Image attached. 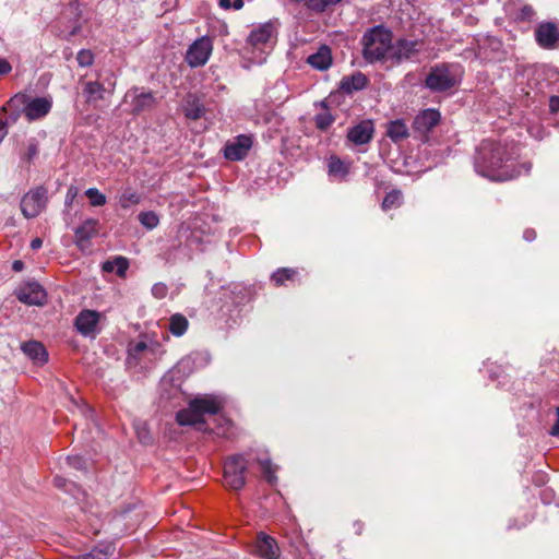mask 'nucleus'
Returning a JSON list of instances; mask_svg holds the SVG:
<instances>
[{"instance_id": "obj_1", "label": "nucleus", "mask_w": 559, "mask_h": 559, "mask_svg": "<svg viewBox=\"0 0 559 559\" xmlns=\"http://www.w3.org/2000/svg\"><path fill=\"white\" fill-rule=\"evenodd\" d=\"M519 146L514 142L484 140L478 146L474 166L477 174L493 181H506L528 174L532 165H516Z\"/></svg>"}, {"instance_id": "obj_2", "label": "nucleus", "mask_w": 559, "mask_h": 559, "mask_svg": "<svg viewBox=\"0 0 559 559\" xmlns=\"http://www.w3.org/2000/svg\"><path fill=\"white\" fill-rule=\"evenodd\" d=\"M362 46L364 58L368 62L390 60L392 33L382 26H376L364 35Z\"/></svg>"}, {"instance_id": "obj_3", "label": "nucleus", "mask_w": 559, "mask_h": 559, "mask_svg": "<svg viewBox=\"0 0 559 559\" xmlns=\"http://www.w3.org/2000/svg\"><path fill=\"white\" fill-rule=\"evenodd\" d=\"M222 407V401L215 396L194 399L187 408L177 413L176 419L180 426L203 425L205 414L215 415Z\"/></svg>"}, {"instance_id": "obj_4", "label": "nucleus", "mask_w": 559, "mask_h": 559, "mask_svg": "<svg viewBox=\"0 0 559 559\" xmlns=\"http://www.w3.org/2000/svg\"><path fill=\"white\" fill-rule=\"evenodd\" d=\"M462 71L457 64H438L430 69L425 85L431 92L440 93L451 90L461 82Z\"/></svg>"}, {"instance_id": "obj_5", "label": "nucleus", "mask_w": 559, "mask_h": 559, "mask_svg": "<svg viewBox=\"0 0 559 559\" xmlns=\"http://www.w3.org/2000/svg\"><path fill=\"white\" fill-rule=\"evenodd\" d=\"M8 106L16 109L22 108L23 114L29 121L37 120L47 116L52 107L50 97L31 98L28 95L19 93L8 103Z\"/></svg>"}, {"instance_id": "obj_6", "label": "nucleus", "mask_w": 559, "mask_h": 559, "mask_svg": "<svg viewBox=\"0 0 559 559\" xmlns=\"http://www.w3.org/2000/svg\"><path fill=\"white\" fill-rule=\"evenodd\" d=\"M248 462L243 455L229 456L224 464V484L231 490H240L246 484Z\"/></svg>"}, {"instance_id": "obj_7", "label": "nucleus", "mask_w": 559, "mask_h": 559, "mask_svg": "<svg viewBox=\"0 0 559 559\" xmlns=\"http://www.w3.org/2000/svg\"><path fill=\"white\" fill-rule=\"evenodd\" d=\"M423 46V40L401 37L392 43L390 61L399 64L412 60L421 51Z\"/></svg>"}, {"instance_id": "obj_8", "label": "nucleus", "mask_w": 559, "mask_h": 559, "mask_svg": "<svg viewBox=\"0 0 559 559\" xmlns=\"http://www.w3.org/2000/svg\"><path fill=\"white\" fill-rule=\"evenodd\" d=\"M46 204L47 190L44 187H37L24 194L21 200V211L24 217L34 218L45 210Z\"/></svg>"}, {"instance_id": "obj_9", "label": "nucleus", "mask_w": 559, "mask_h": 559, "mask_svg": "<svg viewBox=\"0 0 559 559\" xmlns=\"http://www.w3.org/2000/svg\"><path fill=\"white\" fill-rule=\"evenodd\" d=\"M213 50V41L209 36L194 40L186 52V61L191 68L204 66Z\"/></svg>"}, {"instance_id": "obj_10", "label": "nucleus", "mask_w": 559, "mask_h": 559, "mask_svg": "<svg viewBox=\"0 0 559 559\" xmlns=\"http://www.w3.org/2000/svg\"><path fill=\"white\" fill-rule=\"evenodd\" d=\"M15 295L21 302L31 306H43L47 298L45 289L36 282L22 285Z\"/></svg>"}, {"instance_id": "obj_11", "label": "nucleus", "mask_w": 559, "mask_h": 559, "mask_svg": "<svg viewBox=\"0 0 559 559\" xmlns=\"http://www.w3.org/2000/svg\"><path fill=\"white\" fill-rule=\"evenodd\" d=\"M252 138L249 135H238L234 141L227 142L224 148V156L229 160H241L243 159L251 146Z\"/></svg>"}, {"instance_id": "obj_12", "label": "nucleus", "mask_w": 559, "mask_h": 559, "mask_svg": "<svg viewBox=\"0 0 559 559\" xmlns=\"http://www.w3.org/2000/svg\"><path fill=\"white\" fill-rule=\"evenodd\" d=\"M98 231V221L94 218L85 219L82 225H80L74 230L75 245L83 252L90 249V240L96 236Z\"/></svg>"}, {"instance_id": "obj_13", "label": "nucleus", "mask_w": 559, "mask_h": 559, "mask_svg": "<svg viewBox=\"0 0 559 559\" xmlns=\"http://www.w3.org/2000/svg\"><path fill=\"white\" fill-rule=\"evenodd\" d=\"M440 118L441 116L438 110L425 109L415 117L413 122L414 131L425 135L439 123Z\"/></svg>"}, {"instance_id": "obj_14", "label": "nucleus", "mask_w": 559, "mask_h": 559, "mask_svg": "<svg viewBox=\"0 0 559 559\" xmlns=\"http://www.w3.org/2000/svg\"><path fill=\"white\" fill-rule=\"evenodd\" d=\"M255 551L264 559H277L280 557V547L272 536L260 532L255 539Z\"/></svg>"}, {"instance_id": "obj_15", "label": "nucleus", "mask_w": 559, "mask_h": 559, "mask_svg": "<svg viewBox=\"0 0 559 559\" xmlns=\"http://www.w3.org/2000/svg\"><path fill=\"white\" fill-rule=\"evenodd\" d=\"M373 132L372 121L364 120L348 130L347 139L355 145H362L371 141Z\"/></svg>"}, {"instance_id": "obj_16", "label": "nucleus", "mask_w": 559, "mask_h": 559, "mask_svg": "<svg viewBox=\"0 0 559 559\" xmlns=\"http://www.w3.org/2000/svg\"><path fill=\"white\" fill-rule=\"evenodd\" d=\"M536 40L543 48H554L559 41V31L552 23L540 24L535 32Z\"/></svg>"}, {"instance_id": "obj_17", "label": "nucleus", "mask_w": 559, "mask_h": 559, "mask_svg": "<svg viewBox=\"0 0 559 559\" xmlns=\"http://www.w3.org/2000/svg\"><path fill=\"white\" fill-rule=\"evenodd\" d=\"M100 313L95 310H82L75 318V326L83 335L95 333Z\"/></svg>"}, {"instance_id": "obj_18", "label": "nucleus", "mask_w": 559, "mask_h": 559, "mask_svg": "<svg viewBox=\"0 0 559 559\" xmlns=\"http://www.w3.org/2000/svg\"><path fill=\"white\" fill-rule=\"evenodd\" d=\"M129 97L132 98V112L134 114L151 109L155 104V97L152 92H139V88H134L126 95V99Z\"/></svg>"}, {"instance_id": "obj_19", "label": "nucleus", "mask_w": 559, "mask_h": 559, "mask_svg": "<svg viewBox=\"0 0 559 559\" xmlns=\"http://www.w3.org/2000/svg\"><path fill=\"white\" fill-rule=\"evenodd\" d=\"M332 62V51L326 45H321L314 53L309 55L307 58V63L319 71L328 70Z\"/></svg>"}, {"instance_id": "obj_20", "label": "nucleus", "mask_w": 559, "mask_h": 559, "mask_svg": "<svg viewBox=\"0 0 559 559\" xmlns=\"http://www.w3.org/2000/svg\"><path fill=\"white\" fill-rule=\"evenodd\" d=\"M274 31L272 23L259 25L250 32L247 43L254 48L266 45L271 40Z\"/></svg>"}, {"instance_id": "obj_21", "label": "nucleus", "mask_w": 559, "mask_h": 559, "mask_svg": "<svg viewBox=\"0 0 559 559\" xmlns=\"http://www.w3.org/2000/svg\"><path fill=\"white\" fill-rule=\"evenodd\" d=\"M22 352L35 364L43 365L48 360V353L37 341H28L21 345Z\"/></svg>"}, {"instance_id": "obj_22", "label": "nucleus", "mask_w": 559, "mask_h": 559, "mask_svg": "<svg viewBox=\"0 0 559 559\" xmlns=\"http://www.w3.org/2000/svg\"><path fill=\"white\" fill-rule=\"evenodd\" d=\"M367 84L368 78L361 72H356L352 75L344 76L341 80L340 88L344 93L350 94L353 92L364 90L367 86Z\"/></svg>"}, {"instance_id": "obj_23", "label": "nucleus", "mask_w": 559, "mask_h": 559, "mask_svg": "<svg viewBox=\"0 0 559 559\" xmlns=\"http://www.w3.org/2000/svg\"><path fill=\"white\" fill-rule=\"evenodd\" d=\"M386 135L393 142L402 141V140L406 139L409 135L408 128L405 124V122L403 120H401V119L391 121V122L388 123Z\"/></svg>"}, {"instance_id": "obj_24", "label": "nucleus", "mask_w": 559, "mask_h": 559, "mask_svg": "<svg viewBox=\"0 0 559 559\" xmlns=\"http://www.w3.org/2000/svg\"><path fill=\"white\" fill-rule=\"evenodd\" d=\"M114 552L110 545L95 547L90 552L70 556L64 559H108Z\"/></svg>"}, {"instance_id": "obj_25", "label": "nucleus", "mask_w": 559, "mask_h": 559, "mask_svg": "<svg viewBox=\"0 0 559 559\" xmlns=\"http://www.w3.org/2000/svg\"><path fill=\"white\" fill-rule=\"evenodd\" d=\"M105 88L98 82H87L84 85L83 94L87 103L97 102L104 98Z\"/></svg>"}, {"instance_id": "obj_26", "label": "nucleus", "mask_w": 559, "mask_h": 559, "mask_svg": "<svg viewBox=\"0 0 559 559\" xmlns=\"http://www.w3.org/2000/svg\"><path fill=\"white\" fill-rule=\"evenodd\" d=\"M141 202V195L132 188H126L118 197L120 207L127 210Z\"/></svg>"}, {"instance_id": "obj_27", "label": "nucleus", "mask_w": 559, "mask_h": 559, "mask_svg": "<svg viewBox=\"0 0 559 559\" xmlns=\"http://www.w3.org/2000/svg\"><path fill=\"white\" fill-rule=\"evenodd\" d=\"M188 325V319L180 313H175L169 319V331L175 336H182L186 333Z\"/></svg>"}, {"instance_id": "obj_28", "label": "nucleus", "mask_w": 559, "mask_h": 559, "mask_svg": "<svg viewBox=\"0 0 559 559\" xmlns=\"http://www.w3.org/2000/svg\"><path fill=\"white\" fill-rule=\"evenodd\" d=\"M128 267V260L123 257H116L112 261H106L103 264V270L105 272H116L119 276H123Z\"/></svg>"}, {"instance_id": "obj_29", "label": "nucleus", "mask_w": 559, "mask_h": 559, "mask_svg": "<svg viewBox=\"0 0 559 559\" xmlns=\"http://www.w3.org/2000/svg\"><path fill=\"white\" fill-rule=\"evenodd\" d=\"M402 201H403L402 192L400 190H392L389 193H386V195L384 197L382 205H381L382 210L389 211L391 209L399 207V206H401Z\"/></svg>"}, {"instance_id": "obj_30", "label": "nucleus", "mask_w": 559, "mask_h": 559, "mask_svg": "<svg viewBox=\"0 0 559 559\" xmlns=\"http://www.w3.org/2000/svg\"><path fill=\"white\" fill-rule=\"evenodd\" d=\"M296 275H297L296 270L288 269V267H282L272 274L271 280H272V282H274V284L276 286H280V285H283L285 283V281L294 280V277Z\"/></svg>"}, {"instance_id": "obj_31", "label": "nucleus", "mask_w": 559, "mask_h": 559, "mask_svg": "<svg viewBox=\"0 0 559 559\" xmlns=\"http://www.w3.org/2000/svg\"><path fill=\"white\" fill-rule=\"evenodd\" d=\"M139 222L146 229H154L159 224L158 215L153 211L141 212L138 216Z\"/></svg>"}, {"instance_id": "obj_32", "label": "nucleus", "mask_w": 559, "mask_h": 559, "mask_svg": "<svg viewBox=\"0 0 559 559\" xmlns=\"http://www.w3.org/2000/svg\"><path fill=\"white\" fill-rule=\"evenodd\" d=\"M258 464L260 465L262 473L264 475V478L270 483L273 484L276 481V467L273 466L272 462L269 459H259Z\"/></svg>"}, {"instance_id": "obj_33", "label": "nucleus", "mask_w": 559, "mask_h": 559, "mask_svg": "<svg viewBox=\"0 0 559 559\" xmlns=\"http://www.w3.org/2000/svg\"><path fill=\"white\" fill-rule=\"evenodd\" d=\"M329 173L334 176L343 177L347 174V167L338 157L331 156L329 159Z\"/></svg>"}, {"instance_id": "obj_34", "label": "nucleus", "mask_w": 559, "mask_h": 559, "mask_svg": "<svg viewBox=\"0 0 559 559\" xmlns=\"http://www.w3.org/2000/svg\"><path fill=\"white\" fill-rule=\"evenodd\" d=\"M92 206H103L107 202V198L97 188H88L85 191Z\"/></svg>"}, {"instance_id": "obj_35", "label": "nucleus", "mask_w": 559, "mask_h": 559, "mask_svg": "<svg viewBox=\"0 0 559 559\" xmlns=\"http://www.w3.org/2000/svg\"><path fill=\"white\" fill-rule=\"evenodd\" d=\"M314 122L318 129L324 131L334 122V118L328 110H324L316 115Z\"/></svg>"}, {"instance_id": "obj_36", "label": "nucleus", "mask_w": 559, "mask_h": 559, "mask_svg": "<svg viewBox=\"0 0 559 559\" xmlns=\"http://www.w3.org/2000/svg\"><path fill=\"white\" fill-rule=\"evenodd\" d=\"M342 0H309L308 9L316 12H323L326 8L340 3Z\"/></svg>"}, {"instance_id": "obj_37", "label": "nucleus", "mask_w": 559, "mask_h": 559, "mask_svg": "<svg viewBox=\"0 0 559 559\" xmlns=\"http://www.w3.org/2000/svg\"><path fill=\"white\" fill-rule=\"evenodd\" d=\"M76 60L80 67H90L94 62V53L88 49H82L78 52Z\"/></svg>"}, {"instance_id": "obj_38", "label": "nucleus", "mask_w": 559, "mask_h": 559, "mask_svg": "<svg viewBox=\"0 0 559 559\" xmlns=\"http://www.w3.org/2000/svg\"><path fill=\"white\" fill-rule=\"evenodd\" d=\"M185 111H186V116L189 119H193V120L201 118V116L203 115V108L198 103H194V102L191 104H188Z\"/></svg>"}, {"instance_id": "obj_39", "label": "nucleus", "mask_w": 559, "mask_h": 559, "mask_svg": "<svg viewBox=\"0 0 559 559\" xmlns=\"http://www.w3.org/2000/svg\"><path fill=\"white\" fill-rule=\"evenodd\" d=\"M67 464L75 469H84L86 467L85 460L80 455H70L67 457Z\"/></svg>"}, {"instance_id": "obj_40", "label": "nucleus", "mask_w": 559, "mask_h": 559, "mask_svg": "<svg viewBox=\"0 0 559 559\" xmlns=\"http://www.w3.org/2000/svg\"><path fill=\"white\" fill-rule=\"evenodd\" d=\"M168 287L164 283H156L152 287V295L157 299H163L167 296Z\"/></svg>"}, {"instance_id": "obj_41", "label": "nucleus", "mask_w": 559, "mask_h": 559, "mask_svg": "<svg viewBox=\"0 0 559 559\" xmlns=\"http://www.w3.org/2000/svg\"><path fill=\"white\" fill-rule=\"evenodd\" d=\"M78 195V188L74 186H71L68 188L67 194H66V206H71L73 201L75 200Z\"/></svg>"}, {"instance_id": "obj_42", "label": "nucleus", "mask_w": 559, "mask_h": 559, "mask_svg": "<svg viewBox=\"0 0 559 559\" xmlns=\"http://www.w3.org/2000/svg\"><path fill=\"white\" fill-rule=\"evenodd\" d=\"M37 153H38L37 144L34 141L29 142L26 153H25V158L29 162L37 155Z\"/></svg>"}, {"instance_id": "obj_43", "label": "nucleus", "mask_w": 559, "mask_h": 559, "mask_svg": "<svg viewBox=\"0 0 559 559\" xmlns=\"http://www.w3.org/2000/svg\"><path fill=\"white\" fill-rule=\"evenodd\" d=\"M535 12L531 5H524L521 9V17L523 20H531L534 16Z\"/></svg>"}, {"instance_id": "obj_44", "label": "nucleus", "mask_w": 559, "mask_h": 559, "mask_svg": "<svg viewBox=\"0 0 559 559\" xmlns=\"http://www.w3.org/2000/svg\"><path fill=\"white\" fill-rule=\"evenodd\" d=\"M11 70H12V67H11L10 62L5 59L0 58V76L10 73Z\"/></svg>"}, {"instance_id": "obj_45", "label": "nucleus", "mask_w": 559, "mask_h": 559, "mask_svg": "<svg viewBox=\"0 0 559 559\" xmlns=\"http://www.w3.org/2000/svg\"><path fill=\"white\" fill-rule=\"evenodd\" d=\"M147 348V345L145 342H138L136 344H134L131 348H130V353L133 354V355H136V354H140L142 353L143 350H145Z\"/></svg>"}, {"instance_id": "obj_46", "label": "nucleus", "mask_w": 559, "mask_h": 559, "mask_svg": "<svg viewBox=\"0 0 559 559\" xmlns=\"http://www.w3.org/2000/svg\"><path fill=\"white\" fill-rule=\"evenodd\" d=\"M549 107L552 112L559 111V96H551Z\"/></svg>"}, {"instance_id": "obj_47", "label": "nucleus", "mask_w": 559, "mask_h": 559, "mask_svg": "<svg viewBox=\"0 0 559 559\" xmlns=\"http://www.w3.org/2000/svg\"><path fill=\"white\" fill-rule=\"evenodd\" d=\"M556 413H557V421L552 426L550 433L552 436H558L559 437V407L556 408Z\"/></svg>"}, {"instance_id": "obj_48", "label": "nucleus", "mask_w": 559, "mask_h": 559, "mask_svg": "<svg viewBox=\"0 0 559 559\" xmlns=\"http://www.w3.org/2000/svg\"><path fill=\"white\" fill-rule=\"evenodd\" d=\"M535 237H536V233L533 229H527V230L524 231V238L527 241L534 240Z\"/></svg>"}, {"instance_id": "obj_49", "label": "nucleus", "mask_w": 559, "mask_h": 559, "mask_svg": "<svg viewBox=\"0 0 559 559\" xmlns=\"http://www.w3.org/2000/svg\"><path fill=\"white\" fill-rule=\"evenodd\" d=\"M231 3H233L231 0H219L218 1V5L224 10H228V9L233 8Z\"/></svg>"}, {"instance_id": "obj_50", "label": "nucleus", "mask_w": 559, "mask_h": 559, "mask_svg": "<svg viewBox=\"0 0 559 559\" xmlns=\"http://www.w3.org/2000/svg\"><path fill=\"white\" fill-rule=\"evenodd\" d=\"M43 246V240L40 238H35L31 242V248L34 250L39 249Z\"/></svg>"}, {"instance_id": "obj_51", "label": "nucleus", "mask_w": 559, "mask_h": 559, "mask_svg": "<svg viewBox=\"0 0 559 559\" xmlns=\"http://www.w3.org/2000/svg\"><path fill=\"white\" fill-rule=\"evenodd\" d=\"M53 483L57 487L63 488L66 486L67 480L60 476H56Z\"/></svg>"}, {"instance_id": "obj_52", "label": "nucleus", "mask_w": 559, "mask_h": 559, "mask_svg": "<svg viewBox=\"0 0 559 559\" xmlns=\"http://www.w3.org/2000/svg\"><path fill=\"white\" fill-rule=\"evenodd\" d=\"M231 4H233V9L235 10H239L243 7V1L242 0H231Z\"/></svg>"}, {"instance_id": "obj_53", "label": "nucleus", "mask_w": 559, "mask_h": 559, "mask_svg": "<svg viewBox=\"0 0 559 559\" xmlns=\"http://www.w3.org/2000/svg\"><path fill=\"white\" fill-rule=\"evenodd\" d=\"M12 267L14 271H22L23 269V262L22 261H14L13 264H12Z\"/></svg>"}]
</instances>
